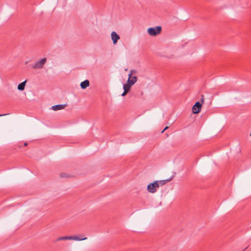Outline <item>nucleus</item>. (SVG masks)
I'll list each match as a JSON object with an SVG mask.
<instances>
[{
  "label": "nucleus",
  "instance_id": "0eeeda50",
  "mask_svg": "<svg viewBox=\"0 0 251 251\" xmlns=\"http://www.w3.org/2000/svg\"><path fill=\"white\" fill-rule=\"evenodd\" d=\"M111 36L114 44H117L118 40L120 38V36L115 31L111 32Z\"/></svg>",
  "mask_w": 251,
  "mask_h": 251
},
{
  "label": "nucleus",
  "instance_id": "ddd939ff",
  "mask_svg": "<svg viewBox=\"0 0 251 251\" xmlns=\"http://www.w3.org/2000/svg\"><path fill=\"white\" fill-rule=\"evenodd\" d=\"M26 82V80L23 81V82L20 83L18 86V89L20 91H23L25 89V84Z\"/></svg>",
  "mask_w": 251,
  "mask_h": 251
},
{
  "label": "nucleus",
  "instance_id": "9b49d317",
  "mask_svg": "<svg viewBox=\"0 0 251 251\" xmlns=\"http://www.w3.org/2000/svg\"><path fill=\"white\" fill-rule=\"evenodd\" d=\"M59 176L61 178H69L73 177L74 176L73 175H70L68 173H65V172H62L60 173Z\"/></svg>",
  "mask_w": 251,
  "mask_h": 251
},
{
  "label": "nucleus",
  "instance_id": "7ed1b4c3",
  "mask_svg": "<svg viewBox=\"0 0 251 251\" xmlns=\"http://www.w3.org/2000/svg\"><path fill=\"white\" fill-rule=\"evenodd\" d=\"M162 27L160 26H157L154 27H150L148 29V33L151 36H156L161 31Z\"/></svg>",
  "mask_w": 251,
  "mask_h": 251
},
{
  "label": "nucleus",
  "instance_id": "2eb2a0df",
  "mask_svg": "<svg viewBox=\"0 0 251 251\" xmlns=\"http://www.w3.org/2000/svg\"><path fill=\"white\" fill-rule=\"evenodd\" d=\"M87 239L86 237H84L83 236L79 235V241Z\"/></svg>",
  "mask_w": 251,
  "mask_h": 251
},
{
  "label": "nucleus",
  "instance_id": "f03ea898",
  "mask_svg": "<svg viewBox=\"0 0 251 251\" xmlns=\"http://www.w3.org/2000/svg\"><path fill=\"white\" fill-rule=\"evenodd\" d=\"M136 71L135 70H131L130 73L128 74V77L127 81V83H128L131 85H134L137 80V77L136 76H132V75L136 74Z\"/></svg>",
  "mask_w": 251,
  "mask_h": 251
},
{
  "label": "nucleus",
  "instance_id": "423d86ee",
  "mask_svg": "<svg viewBox=\"0 0 251 251\" xmlns=\"http://www.w3.org/2000/svg\"><path fill=\"white\" fill-rule=\"evenodd\" d=\"M202 105L200 101L196 102L192 107L193 113L194 114L199 113L201 110Z\"/></svg>",
  "mask_w": 251,
  "mask_h": 251
},
{
  "label": "nucleus",
  "instance_id": "6ab92c4d",
  "mask_svg": "<svg viewBox=\"0 0 251 251\" xmlns=\"http://www.w3.org/2000/svg\"><path fill=\"white\" fill-rule=\"evenodd\" d=\"M27 146V143H24V146L26 147Z\"/></svg>",
  "mask_w": 251,
  "mask_h": 251
},
{
  "label": "nucleus",
  "instance_id": "dca6fc26",
  "mask_svg": "<svg viewBox=\"0 0 251 251\" xmlns=\"http://www.w3.org/2000/svg\"><path fill=\"white\" fill-rule=\"evenodd\" d=\"M127 92H126L125 91H124V92L122 94V96H125L127 94Z\"/></svg>",
  "mask_w": 251,
  "mask_h": 251
},
{
  "label": "nucleus",
  "instance_id": "aec40b11",
  "mask_svg": "<svg viewBox=\"0 0 251 251\" xmlns=\"http://www.w3.org/2000/svg\"><path fill=\"white\" fill-rule=\"evenodd\" d=\"M141 95L142 96L143 95V92H141Z\"/></svg>",
  "mask_w": 251,
  "mask_h": 251
},
{
  "label": "nucleus",
  "instance_id": "1a4fd4ad",
  "mask_svg": "<svg viewBox=\"0 0 251 251\" xmlns=\"http://www.w3.org/2000/svg\"><path fill=\"white\" fill-rule=\"evenodd\" d=\"M65 106V104H58L52 106L51 108L54 111H57L64 109Z\"/></svg>",
  "mask_w": 251,
  "mask_h": 251
},
{
  "label": "nucleus",
  "instance_id": "6e6552de",
  "mask_svg": "<svg viewBox=\"0 0 251 251\" xmlns=\"http://www.w3.org/2000/svg\"><path fill=\"white\" fill-rule=\"evenodd\" d=\"M174 177V176H173L171 177H170V178L165 179V180H157L159 187L163 186V185H165L166 183L171 181L173 179Z\"/></svg>",
  "mask_w": 251,
  "mask_h": 251
},
{
  "label": "nucleus",
  "instance_id": "39448f33",
  "mask_svg": "<svg viewBox=\"0 0 251 251\" xmlns=\"http://www.w3.org/2000/svg\"><path fill=\"white\" fill-rule=\"evenodd\" d=\"M75 240V241H78V235H72V236H65L59 237L56 239L55 241L58 242L60 241L63 240Z\"/></svg>",
  "mask_w": 251,
  "mask_h": 251
},
{
  "label": "nucleus",
  "instance_id": "f3484780",
  "mask_svg": "<svg viewBox=\"0 0 251 251\" xmlns=\"http://www.w3.org/2000/svg\"><path fill=\"white\" fill-rule=\"evenodd\" d=\"M168 126H166L165 128L164 129V130L161 132L162 133L165 130L167 129L168 128Z\"/></svg>",
  "mask_w": 251,
  "mask_h": 251
},
{
  "label": "nucleus",
  "instance_id": "20e7f679",
  "mask_svg": "<svg viewBox=\"0 0 251 251\" xmlns=\"http://www.w3.org/2000/svg\"><path fill=\"white\" fill-rule=\"evenodd\" d=\"M47 59L46 58H43L39 61L35 62L32 66V68L34 69H42L43 68L44 65L46 63Z\"/></svg>",
  "mask_w": 251,
  "mask_h": 251
},
{
  "label": "nucleus",
  "instance_id": "4468645a",
  "mask_svg": "<svg viewBox=\"0 0 251 251\" xmlns=\"http://www.w3.org/2000/svg\"><path fill=\"white\" fill-rule=\"evenodd\" d=\"M200 101H201V103L203 104L204 103V95H201V99H200Z\"/></svg>",
  "mask_w": 251,
  "mask_h": 251
},
{
  "label": "nucleus",
  "instance_id": "9d476101",
  "mask_svg": "<svg viewBox=\"0 0 251 251\" xmlns=\"http://www.w3.org/2000/svg\"><path fill=\"white\" fill-rule=\"evenodd\" d=\"M89 85V81L88 79H86L85 80L81 82L80 86L82 89H84L88 87Z\"/></svg>",
  "mask_w": 251,
  "mask_h": 251
},
{
  "label": "nucleus",
  "instance_id": "f8f14e48",
  "mask_svg": "<svg viewBox=\"0 0 251 251\" xmlns=\"http://www.w3.org/2000/svg\"><path fill=\"white\" fill-rule=\"evenodd\" d=\"M132 85H131L128 83L124 84L123 85L124 90L128 93L129 91L130 88Z\"/></svg>",
  "mask_w": 251,
  "mask_h": 251
},
{
  "label": "nucleus",
  "instance_id": "f257e3e1",
  "mask_svg": "<svg viewBox=\"0 0 251 251\" xmlns=\"http://www.w3.org/2000/svg\"><path fill=\"white\" fill-rule=\"evenodd\" d=\"M159 188L157 180L154 181L153 182L149 184L147 187V190L151 193H155Z\"/></svg>",
  "mask_w": 251,
  "mask_h": 251
},
{
  "label": "nucleus",
  "instance_id": "a211bd4d",
  "mask_svg": "<svg viewBox=\"0 0 251 251\" xmlns=\"http://www.w3.org/2000/svg\"><path fill=\"white\" fill-rule=\"evenodd\" d=\"M7 114H0V117L3 116H5V115H7Z\"/></svg>",
  "mask_w": 251,
  "mask_h": 251
}]
</instances>
